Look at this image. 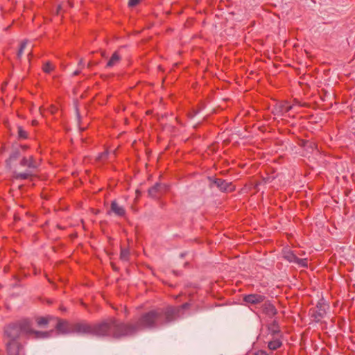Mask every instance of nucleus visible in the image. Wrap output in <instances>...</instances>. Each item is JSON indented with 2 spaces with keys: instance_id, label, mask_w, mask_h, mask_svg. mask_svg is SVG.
Masks as SVG:
<instances>
[{
  "instance_id": "423d86ee",
  "label": "nucleus",
  "mask_w": 355,
  "mask_h": 355,
  "mask_svg": "<svg viewBox=\"0 0 355 355\" xmlns=\"http://www.w3.org/2000/svg\"><path fill=\"white\" fill-rule=\"evenodd\" d=\"M110 328V323L102 322L93 327V333L97 336H104Z\"/></svg>"
},
{
  "instance_id": "aec40b11",
  "label": "nucleus",
  "mask_w": 355,
  "mask_h": 355,
  "mask_svg": "<svg viewBox=\"0 0 355 355\" xmlns=\"http://www.w3.org/2000/svg\"><path fill=\"white\" fill-rule=\"evenodd\" d=\"M281 345H282V343L279 340H275L269 342L268 346L270 349L275 350V349H277V348H279L281 346Z\"/></svg>"
},
{
  "instance_id": "f03ea898",
  "label": "nucleus",
  "mask_w": 355,
  "mask_h": 355,
  "mask_svg": "<svg viewBox=\"0 0 355 355\" xmlns=\"http://www.w3.org/2000/svg\"><path fill=\"white\" fill-rule=\"evenodd\" d=\"M110 322L114 325L116 331L114 333L115 337H120L121 336L128 335L132 334L137 329V326L135 325H127V324H117L115 323L114 320H111Z\"/></svg>"
},
{
  "instance_id": "0eeeda50",
  "label": "nucleus",
  "mask_w": 355,
  "mask_h": 355,
  "mask_svg": "<svg viewBox=\"0 0 355 355\" xmlns=\"http://www.w3.org/2000/svg\"><path fill=\"white\" fill-rule=\"evenodd\" d=\"M7 352L8 355H18L20 345L17 341H6Z\"/></svg>"
},
{
  "instance_id": "f704fd0d",
  "label": "nucleus",
  "mask_w": 355,
  "mask_h": 355,
  "mask_svg": "<svg viewBox=\"0 0 355 355\" xmlns=\"http://www.w3.org/2000/svg\"><path fill=\"white\" fill-rule=\"evenodd\" d=\"M92 64L93 63L92 62H89L87 64V67H90Z\"/></svg>"
},
{
  "instance_id": "ddd939ff",
  "label": "nucleus",
  "mask_w": 355,
  "mask_h": 355,
  "mask_svg": "<svg viewBox=\"0 0 355 355\" xmlns=\"http://www.w3.org/2000/svg\"><path fill=\"white\" fill-rule=\"evenodd\" d=\"M121 60V55L119 54L118 52H114L110 60H108L106 68L110 69L114 67V66L117 65L120 60Z\"/></svg>"
},
{
  "instance_id": "2f4dec72",
  "label": "nucleus",
  "mask_w": 355,
  "mask_h": 355,
  "mask_svg": "<svg viewBox=\"0 0 355 355\" xmlns=\"http://www.w3.org/2000/svg\"><path fill=\"white\" fill-rule=\"evenodd\" d=\"M78 65H79L81 68L84 67V66H85V63H84V60H83V59H80V60H79Z\"/></svg>"
},
{
  "instance_id": "6e6552de",
  "label": "nucleus",
  "mask_w": 355,
  "mask_h": 355,
  "mask_svg": "<svg viewBox=\"0 0 355 355\" xmlns=\"http://www.w3.org/2000/svg\"><path fill=\"white\" fill-rule=\"evenodd\" d=\"M264 296L259 294H250L244 297V300L250 304H258L264 301Z\"/></svg>"
},
{
  "instance_id": "393cba45",
  "label": "nucleus",
  "mask_w": 355,
  "mask_h": 355,
  "mask_svg": "<svg viewBox=\"0 0 355 355\" xmlns=\"http://www.w3.org/2000/svg\"><path fill=\"white\" fill-rule=\"evenodd\" d=\"M293 105H288L287 103H284L282 105H281V108L282 112H287L293 109Z\"/></svg>"
},
{
  "instance_id": "a211bd4d",
  "label": "nucleus",
  "mask_w": 355,
  "mask_h": 355,
  "mask_svg": "<svg viewBox=\"0 0 355 355\" xmlns=\"http://www.w3.org/2000/svg\"><path fill=\"white\" fill-rule=\"evenodd\" d=\"M35 334V337L37 338H48V337H49V335H50V332H47V331H34V330H33L31 329V331L28 334Z\"/></svg>"
},
{
  "instance_id": "39448f33",
  "label": "nucleus",
  "mask_w": 355,
  "mask_h": 355,
  "mask_svg": "<svg viewBox=\"0 0 355 355\" xmlns=\"http://www.w3.org/2000/svg\"><path fill=\"white\" fill-rule=\"evenodd\" d=\"M212 184L216 185L220 190L226 192L232 191L234 189V187L231 182H225L220 179L215 180Z\"/></svg>"
},
{
  "instance_id": "a878e982",
  "label": "nucleus",
  "mask_w": 355,
  "mask_h": 355,
  "mask_svg": "<svg viewBox=\"0 0 355 355\" xmlns=\"http://www.w3.org/2000/svg\"><path fill=\"white\" fill-rule=\"evenodd\" d=\"M18 135L21 139H26L27 137L26 132L21 127H18Z\"/></svg>"
},
{
  "instance_id": "72a5a7b5",
  "label": "nucleus",
  "mask_w": 355,
  "mask_h": 355,
  "mask_svg": "<svg viewBox=\"0 0 355 355\" xmlns=\"http://www.w3.org/2000/svg\"><path fill=\"white\" fill-rule=\"evenodd\" d=\"M80 73V70H76L73 73V76H77Z\"/></svg>"
},
{
  "instance_id": "c85d7f7f",
  "label": "nucleus",
  "mask_w": 355,
  "mask_h": 355,
  "mask_svg": "<svg viewBox=\"0 0 355 355\" xmlns=\"http://www.w3.org/2000/svg\"><path fill=\"white\" fill-rule=\"evenodd\" d=\"M141 0H129L128 1V6L130 7H134L137 6Z\"/></svg>"
},
{
  "instance_id": "dca6fc26",
  "label": "nucleus",
  "mask_w": 355,
  "mask_h": 355,
  "mask_svg": "<svg viewBox=\"0 0 355 355\" xmlns=\"http://www.w3.org/2000/svg\"><path fill=\"white\" fill-rule=\"evenodd\" d=\"M57 330L61 334H67L69 330V324L65 321H59L56 325Z\"/></svg>"
},
{
  "instance_id": "473e14b6",
  "label": "nucleus",
  "mask_w": 355,
  "mask_h": 355,
  "mask_svg": "<svg viewBox=\"0 0 355 355\" xmlns=\"http://www.w3.org/2000/svg\"><path fill=\"white\" fill-rule=\"evenodd\" d=\"M255 355H268L266 352L263 351H259L255 354Z\"/></svg>"
},
{
  "instance_id": "4c0bfd02",
  "label": "nucleus",
  "mask_w": 355,
  "mask_h": 355,
  "mask_svg": "<svg viewBox=\"0 0 355 355\" xmlns=\"http://www.w3.org/2000/svg\"><path fill=\"white\" fill-rule=\"evenodd\" d=\"M37 123V121H33V124L35 125Z\"/></svg>"
},
{
  "instance_id": "bb28decb",
  "label": "nucleus",
  "mask_w": 355,
  "mask_h": 355,
  "mask_svg": "<svg viewBox=\"0 0 355 355\" xmlns=\"http://www.w3.org/2000/svg\"><path fill=\"white\" fill-rule=\"evenodd\" d=\"M53 69V67L51 65V64L50 62H46V64H44V65L43 67V70L46 73H49Z\"/></svg>"
},
{
  "instance_id": "9d476101",
  "label": "nucleus",
  "mask_w": 355,
  "mask_h": 355,
  "mask_svg": "<svg viewBox=\"0 0 355 355\" xmlns=\"http://www.w3.org/2000/svg\"><path fill=\"white\" fill-rule=\"evenodd\" d=\"M316 309L315 318L317 321H319L326 314L327 311L329 309V306L324 302H320L318 304Z\"/></svg>"
},
{
  "instance_id": "2eb2a0df",
  "label": "nucleus",
  "mask_w": 355,
  "mask_h": 355,
  "mask_svg": "<svg viewBox=\"0 0 355 355\" xmlns=\"http://www.w3.org/2000/svg\"><path fill=\"white\" fill-rule=\"evenodd\" d=\"M263 311L269 316H272L275 315L277 313L275 306L268 302H264V304H263Z\"/></svg>"
},
{
  "instance_id": "7c9ffc66",
  "label": "nucleus",
  "mask_w": 355,
  "mask_h": 355,
  "mask_svg": "<svg viewBox=\"0 0 355 355\" xmlns=\"http://www.w3.org/2000/svg\"><path fill=\"white\" fill-rule=\"evenodd\" d=\"M74 106H75V110H76V113L77 119H78V120H79L80 119V114H79V111H78L77 105L75 103Z\"/></svg>"
},
{
  "instance_id": "9b49d317",
  "label": "nucleus",
  "mask_w": 355,
  "mask_h": 355,
  "mask_svg": "<svg viewBox=\"0 0 355 355\" xmlns=\"http://www.w3.org/2000/svg\"><path fill=\"white\" fill-rule=\"evenodd\" d=\"M73 331L81 334L93 333V327L87 324L79 323L73 326Z\"/></svg>"
},
{
  "instance_id": "f3484780",
  "label": "nucleus",
  "mask_w": 355,
  "mask_h": 355,
  "mask_svg": "<svg viewBox=\"0 0 355 355\" xmlns=\"http://www.w3.org/2000/svg\"><path fill=\"white\" fill-rule=\"evenodd\" d=\"M32 175L33 174L31 171H28L24 173L15 172L13 177L17 180H26L32 176Z\"/></svg>"
},
{
  "instance_id": "e433bc0d",
  "label": "nucleus",
  "mask_w": 355,
  "mask_h": 355,
  "mask_svg": "<svg viewBox=\"0 0 355 355\" xmlns=\"http://www.w3.org/2000/svg\"><path fill=\"white\" fill-rule=\"evenodd\" d=\"M102 56L103 57H105V52H102Z\"/></svg>"
},
{
  "instance_id": "c756f323",
  "label": "nucleus",
  "mask_w": 355,
  "mask_h": 355,
  "mask_svg": "<svg viewBox=\"0 0 355 355\" xmlns=\"http://www.w3.org/2000/svg\"><path fill=\"white\" fill-rule=\"evenodd\" d=\"M107 154H108L107 151H105V152L100 154L99 156L98 157V159H102L104 157H105L107 155Z\"/></svg>"
},
{
  "instance_id": "f257e3e1",
  "label": "nucleus",
  "mask_w": 355,
  "mask_h": 355,
  "mask_svg": "<svg viewBox=\"0 0 355 355\" xmlns=\"http://www.w3.org/2000/svg\"><path fill=\"white\" fill-rule=\"evenodd\" d=\"M31 328L28 322H24L19 326H9L5 330L6 341H17L21 334H28Z\"/></svg>"
},
{
  "instance_id": "4be33fe9",
  "label": "nucleus",
  "mask_w": 355,
  "mask_h": 355,
  "mask_svg": "<svg viewBox=\"0 0 355 355\" xmlns=\"http://www.w3.org/2000/svg\"><path fill=\"white\" fill-rule=\"evenodd\" d=\"M19 157V150H15L10 155L8 160L7 161L8 164L10 163L12 161L16 160Z\"/></svg>"
},
{
  "instance_id": "cd10ccee",
  "label": "nucleus",
  "mask_w": 355,
  "mask_h": 355,
  "mask_svg": "<svg viewBox=\"0 0 355 355\" xmlns=\"http://www.w3.org/2000/svg\"><path fill=\"white\" fill-rule=\"evenodd\" d=\"M269 330L273 334H277L279 332V328L276 323L274 322L269 327Z\"/></svg>"
},
{
  "instance_id": "b1692460",
  "label": "nucleus",
  "mask_w": 355,
  "mask_h": 355,
  "mask_svg": "<svg viewBox=\"0 0 355 355\" xmlns=\"http://www.w3.org/2000/svg\"><path fill=\"white\" fill-rule=\"evenodd\" d=\"M49 319L48 318H38L37 319V323L40 327L45 326L48 324Z\"/></svg>"
},
{
  "instance_id": "5701e85b",
  "label": "nucleus",
  "mask_w": 355,
  "mask_h": 355,
  "mask_svg": "<svg viewBox=\"0 0 355 355\" xmlns=\"http://www.w3.org/2000/svg\"><path fill=\"white\" fill-rule=\"evenodd\" d=\"M27 44H28L27 40H25L21 43L20 49L17 53V57L19 58H20L21 57L22 54L24 53V51L25 48L26 47Z\"/></svg>"
},
{
  "instance_id": "7ed1b4c3",
  "label": "nucleus",
  "mask_w": 355,
  "mask_h": 355,
  "mask_svg": "<svg viewBox=\"0 0 355 355\" xmlns=\"http://www.w3.org/2000/svg\"><path fill=\"white\" fill-rule=\"evenodd\" d=\"M283 257L289 261L290 263H293L298 266L301 267H306L308 261L307 259H299L296 257L295 254H293L292 251L288 249H285L283 251Z\"/></svg>"
},
{
  "instance_id": "4468645a",
  "label": "nucleus",
  "mask_w": 355,
  "mask_h": 355,
  "mask_svg": "<svg viewBox=\"0 0 355 355\" xmlns=\"http://www.w3.org/2000/svg\"><path fill=\"white\" fill-rule=\"evenodd\" d=\"M21 166H27L29 168H35L37 167V162L33 159V157H30L28 159L26 157H24L21 162Z\"/></svg>"
},
{
  "instance_id": "c9c22d12",
  "label": "nucleus",
  "mask_w": 355,
  "mask_h": 355,
  "mask_svg": "<svg viewBox=\"0 0 355 355\" xmlns=\"http://www.w3.org/2000/svg\"><path fill=\"white\" fill-rule=\"evenodd\" d=\"M187 306H188V304H184L182 306V307H183V308H185V307H187Z\"/></svg>"
},
{
  "instance_id": "20e7f679",
  "label": "nucleus",
  "mask_w": 355,
  "mask_h": 355,
  "mask_svg": "<svg viewBox=\"0 0 355 355\" xmlns=\"http://www.w3.org/2000/svg\"><path fill=\"white\" fill-rule=\"evenodd\" d=\"M157 313L155 311H150L145 314L138 323V326L144 327H152L157 318Z\"/></svg>"
},
{
  "instance_id": "1a4fd4ad",
  "label": "nucleus",
  "mask_w": 355,
  "mask_h": 355,
  "mask_svg": "<svg viewBox=\"0 0 355 355\" xmlns=\"http://www.w3.org/2000/svg\"><path fill=\"white\" fill-rule=\"evenodd\" d=\"M166 190V186L159 183L155 184L153 187L148 190V194L151 198H156L159 193H162Z\"/></svg>"
},
{
  "instance_id": "412c9836",
  "label": "nucleus",
  "mask_w": 355,
  "mask_h": 355,
  "mask_svg": "<svg viewBox=\"0 0 355 355\" xmlns=\"http://www.w3.org/2000/svg\"><path fill=\"white\" fill-rule=\"evenodd\" d=\"M129 257V251L127 249L122 248L121 250L120 259L123 261H127Z\"/></svg>"
},
{
  "instance_id": "f8f14e48",
  "label": "nucleus",
  "mask_w": 355,
  "mask_h": 355,
  "mask_svg": "<svg viewBox=\"0 0 355 355\" xmlns=\"http://www.w3.org/2000/svg\"><path fill=\"white\" fill-rule=\"evenodd\" d=\"M110 210L117 216H123L125 214L124 207L114 200L111 203Z\"/></svg>"
},
{
  "instance_id": "6ab92c4d",
  "label": "nucleus",
  "mask_w": 355,
  "mask_h": 355,
  "mask_svg": "<svg viewBox=\"0 0 355 355\" xmlns=\"http://www.w3.org/2000/svg\"><path fill=\"white\" fill-rule=\"evenodd\" d=\"M177 310L175 308L169 307L166 311V319L168 322H170L173 320V316L175 315Z\"/></svg>"
}]
</instances>
